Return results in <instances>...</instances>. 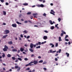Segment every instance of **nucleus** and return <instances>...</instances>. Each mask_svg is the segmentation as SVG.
I'll list each match as a JSON object with an SVG mask.
<instances>
[{
  "mask_svg": "<svg viewBox=\"0 0 72 72\" xmlns=\"http://www.w3.org/2000/svg\"><path fill=\"white\" fill-rule=\"evenodd\" d=\"M51 12H50V14H53V15H55V12L54 11V10H51Z\"/></svg>",
  "mask_w": 72,
  "mask_h": 72,
  "instance_id": "obj_1",
  "label": "nucleus"
},
{
  "mask_svg": "<svg viewBox=\"0 0 72 72\" xmlns=\"http://www.w3.org/2000/svg\"><path fill=\"white\" fill-rule=\"evenodd\" d=\"M5 34H8L10 32H9V31L8 30H5Z\"/></svg>",
  "mask_w": 72,
  "mask_h": 72,
  "instance_id": "obj_2",
  "label": "nucleus"
},
{
  "mask_svg": "<svg viewBox=\"0 0 72 72\" xmlns=\"http://www.w3.org/2000/svg\"><path fill=\"white\" fill-rule=\"evenodd\" d=\"M49 22L51 25L53 24V23H55V22L54 21H53V22H52V21L50 20L49 21Z\"/></svg>",
  "mask_w": 72,
  "mask_h": 72,
  "instance_id": "obj_3",
  "label": "nucleus"
},
{
  "mask_svg": "<svg viewBox=\"0 0 72 72\" xmlns=\"http://www.w3.org/2000/svg\"><path fill=\"white\" fill-rule=\"evenodd\" d=\"M33 62L34 64H37L38 63V62L37 61H36L35 60H34L33 61Z\"/></svg>",
  "mask_w": 72,
  "mask_h": 72,
  "instance_id": "obj_4",
  "label": "nucleus"
},
{
  "mask_svg": "<svg viewBox=\"0 0 72 72\" xmlns=\"http://www.w3.org/2000/svg\"><path fill=\"white\" fill-rule=\"evenodd\" d=\"M30 47L31 49H33V44L32 43H31L30 45Z\"/></svg>",
  "mask_w": 72,
  "mask_h": 72,
  "instance_id": "obj_5",
  "label": "nucleus"
},
{
  "mask_svg": "<svg viewBox=\"0 0 72 72\" xmlns=\"http://www.w3.org/2000/svg\"><path fill=\"white\" fill-rule=\"evenodd\" d=\"M43 39L44 40H47V39H48V37L44 36L43 37Z\"/></svg>",
  "mask_w": 72,
  "mask_h": 72,
  "instance_id": "obj_6",
  "label": "nucleus"
},
{
  "mask_svg": "<svg viewBox=\"0 0 72 72\" xmlns=\"http://www.w3.org/2000/svg\"><path fill=\"white\" fill-rule=\"evenodd\" d=\"M12 27H15V28L17 27V24H13L12 25Z\"/></svg>",
  "mask_w": 72,
  "mask_h": 72,
  "instance_id": "obj_7",
  "label": "nucleus"
},
{
  "mask_svg": "<svg viewBox=\"0 0 72 72\" xmlns=\"http://www.w3.org/2000/svg\"><path fill=\"white\" fill-rule=\"evenodd\" d=\"M32 65V64H30V63H29L28 64H27L25 65L26 67H27L30 66H31Z\"/></svg>",
  "mask_w": 72,
  "mask_h": 72,
  "instance_id": "obj_8",
  "label": "nucleus"
},
{
  "mask_svg": "<svg viewBox=\"0 0 72 72\" xmlns=\"http://www.w3.org/2000/svg\"><path fill=\"white\" fill-rule=\"evenodd\" d=\"M50 51L51 53H55V52H56V51H52V50H50Z\"/></svg>",
  "mask_w": 72,
  "mask_h": 72,
  "instance_id": "obj_9",
  "label": "nucleus"
},
{
  "mask_svg": "<svg viewBox=\"0 0 72 72\" xmlns=\"http://www.w3.org/2000/svg\"><path fill=\"white\" fill-rule=\"evenodd\" d=\"M8 44L10 45H11V44H13V42L12 41H9L8 42Z\"/></svg>",
  "mask_w": 72,
  "mask_h": 72,
  "instance_id": "obj_10",
  "label": "nucleus"
},
{
  "mask_svg": "<svg viewBox=\"0 0 72 72\" xmlns=\"http://www.w3.org/2000/svg\"><path fill=\"white\" fill-rule=\"evenodd\" d=\"M66 55H67V57H69V54L67 52L66 53Z\"/></svg>",
  "mask_w": 72,
  "mask_h": 72,
  "instance_id": "obj_11",
  "label": "nucleus"
},
{
  "mask_svg": "<svg viewBox=\"0 0 72 72\" xmlns=\"http://www.w3.org/2000/svg\"><path fill=\"white\" fill-rule=\"evenodd\" d=\"M8 36V35H5L3 36V39H5L6 37Z\"/></svg>",
  "mask_w": 72,
  "mask_h": 72,
  "instance_id": "obj_12",
  "label": "nucleus"
},
{
  "mask_svg": "<svg viewBox=\"0 0 72 72\" xmlns=\"http://www.w3.org/2000/svg\"><path fill=\"white\" fill-rule=\"evenodd\" d=\"M23 5H24V6H27L28 5V4L27 3H24L23 4Z\"/></svg>",
  "mask_w": 72,
  "mask_h": 72,
  "instance_id": "obj_13",
  "label": "nucleus"
},
{
  "mask_svg": "<svg viewBox=\"0 0 72 72\" xmlns=\"http://www.w3.org/2000/svg\"><path fill=\"white\" fill-rule=\"evenodd\" d=\"M18 69H17V71H20V70L21 69V68L19 67H18Z\"/></svg>",
  "mask_w": 72,
  "mask_h": 72,
  "instance_id": "obj_14",
  "label": "nucleus"
},
{
  "mask_svg": "<svg viewBox=\"0 0 72 72\" xmlns=\"http://www.w3.org/2000/svg\"><path fill=\"white\" fill-rule=\"evenodd\" d=\"M20 51H24V49L22 48H20Z\"/></svg>",
  "mask_w": 72,
  "mask_h": 72,
  "instance_id": "obj_15",
  "label": "nucleus"
},
{
  "mask_svg": "<svg viewBox=\"0 0 72 72\" xmlns=\"http://www.w3.org/2000/svg\"><path fill=\"white\" fill-rule=\"evenodd\" d=\"M16 23L17 24H21V25L22 24L21 23L19 22L18 21H16Z\"/></svg>",
  "mask_w": 72,
  "mask_h": 72,
  "instance_id": "obj_16",
  "label": "nucleus"
},
{
  "mask_svg": "<svg viewBox=\"0 0 72 72\" xmlns=\"http://www.w3.org/2000/svg\"><path fill=\"white\" fill-rule=\"evenodd\" d=\"M13 51H17V50L15 49L12 50Z\"/></svg>",
  "mask_w": 72,
  "mask_h": 72,
  "instance_id": "obj_17",
  "label": "nucleus"
},
{
  "mask_svg": "<svg viewBox=\"0 0 72 72\" xmlns=\"http://www.w3.org/2000/svg\"><path fill=\"white\" fill-rule=\"evenodd\" d=\"M59 41H62V40L61 39V37H59Z\"/></svg>",
  "mask_w": 72,
  "mask_h": 72,
  "instance_id": "obj_18",
  "label": "nucleus"
},
{
  "mask_svg": "<svg viewBox=\"0 0 72 72\" xmlns=\"http://www.w3.org/2000/svg\"><path fill=\"white\" fill-rule=\"evenodd\" d=\"M29 50L31 51V52H33V50L32 49H31V48H30L29 49Z\"/></svg>",
  "mask_w": 72,
  "mask_h": 72,
  "instance_id": "obj_19",
  "label": "nucleus"
},
{
  "mask_svg": "<svg viewBox=\"0 0 72 72\" xmlns=\"http://www.w3.org/2000/svg\"><path fill=\"white\" fill-rule=\"evenodd\" d=\"M3 55H2V57L3 58H4L5 57V53H3Z\"/></svg>",
  "mask_w": 72,
  "mask_h": 72,
  "instance_id": "obj_20",
  "label": "nucleus"
},
{
  "mask_svg": "<svg viewBox=\"0 0 72 72\" xmlns=\"http://www.w3.org/2000/svg\"><path fill=\"white\" fill-rule=\"evenodd\" d=\"M3 12L4 15H6V12L5 11H3Z\"/></svg>",
  "mask_w": 72,
  "mask_h": 72,
  "instance_id": "obj_21",
  "label": "nucleus"
},
{
  "mask_svg": "<svg viewBox=\"0 0 72 72\" xmlns=\"http://www.w3.org/2000/svg\"><path fill=\"white\" fill-rule=\"evenodd\" d=\"M4 48L6 49L7 50L8 49V47L6 46V45H5L4 46Z\"/></svg>",
  "mask_w": 72,
  "mask_h": 72,
  "instance_id": "obj_22",
  "label": "nucleus"
},
{
  "mask_svg": "<svg viewBox=\"0 0 72 72\" xmlns=\"http://www.w3.org/2000/svg\"><path fill=\"white\" fill-rule=\"evenodd\" d=\"M3 51H7V50L6 49L4 48L3 49Z\"/></svg>",
  "mask_w": 72,
  "mask_h": 72,
  "instance_id": "obj_23",
  "label": "nucleus"
},
{
  "mask_svg": "<svg viewBox=\"0 0 72 72\" xmlns=\"http://www.w3.org/2000/svg\"><path fill=\"white\" fill-rule=\"evenodd\" d=\"M63 33V34H66V32H64V31H63V30H62L61 31Z\"/></svg>",
  "mask_w": 72,
  "mask_h": 72,
  "instance_id": "obj_24",
  "label": "nucleus"
},
{
  "mask_svg": "<svg viewBox=\"0 0 72 72\" xmlns=\"http://www.w3.org/2000/svg\"><path fill=\"white\" fill-rule=\"evenodd\" d=\"M17 59L18 60H20V61H21L22 60V58H18Z\"/></svg>",
  "mask_w": 72,
  "mask_h": 72,
  "instance_id": "obj_25",
  "label": "nucleus"
},
{
  "mask_svg": "<svg viewBox=\"0 0 72 72\" xmlns=\"http://www.w3.org/2000/svg\"><path fill=\"white\" fill-rule=\"evenodd\" d=\"M23 32L24 33H27V32H28L26 31V30H24Z\"/></svg>",
  "mask_w": 72,
  "mask_h": 72,
  "instance_id": "obj_26",
  "label": "nucleus"
},
{
  "mask_svg": "<svg viewBox=\"0 0 72 72\" xmlns=\"http://www.w3.org/2000/svg\"><path fill=\"white\" fill-rule=\"evenodd\" d=\"M7 57H8V58H10V57H11V55H10V54H8L7 55Z\"/></svg>",
  "mask_w": 72,
  "mask_h": 72,
  "instance_id": "obj_27",
  "label": "nucleus"
},
{
  "mask_svg": "<svg viewBox=\"0 0 72 72\" xmlns=\"http://www.w3.org/2000/svg\"><path fill=\"white\" fill-rule=\"evenodd\" d=\"M54 28V26H52L51 27V30H53Z\"/></svg>",
  "mask_w": 72,
  "mask_h": 72,
  "instance_id": "obj_28",
  "label": "nucleus"
},
{
  "mask_svg": "<svg viewBox=\"0 0 72 72\" xmlns=\"http://www.w3.org/2000/svg\"><path fill=\"white\" fill-rule=\"evenodd\" d=\"M58 43H56L55 47H58Z\"/></svg>",
  "mask_w": 72,
  "mask_h": 72,
  "instance_id": "obj_29",
  "label": "nucleus"
},
{
  "mask_svg": "<svg viewBox=\"0 0 72 72\" xmlns=\"http://www.w3.org/2000/svg\"><path fill=\"white\" fill-rule=\"evenodd\" d=\"M40 7H41V8H43L44 6V5H43L42 4H40Z\"/></svg>",
  "mask_w": 72,
  "mask_h": 72,
  "instance_id": "obj_30",
  "label": "nucleus"
},
{
  "mask_svg": "<svg viewBox=\"0 0 72 72\" xmlns=\"http://www.w3.org/2000/svg\"><path fill=\"white\" fill-rule=\"evenodd\" d=\"M30 69V68H28L26 69V71H27V70L28 71H29Z\"/></svg>",
  "mask_w": 72,
  "mask_h": 72,
  "instance_id": "obj_31",
  "label": "nucleus"
},
{
  "mask_svg": "<svg viewBox=\"0 0 72 72\" xmlns=\"http://www.w3.org/2000/svg\"><path fill=\"white\" fill-rule=\"evenodd\" d=\"M18 66H15V69H17L18 68Z\"/></svg>",
  "mask_w": 72,
  "mask_h": 72,
  "instance_id": "obj_32",
  "label": "nucleus"
},
{
  "mask_svg": "<svg viewBox=\"0 0 72 72\" xmlns=\"http://www.w3.org/2000/svg\"><path fill=\"white\" fill-rule=\"evenodd\" d=\"M12 58L13 60H15V58L14 57H12Z\"/></svg>",
  "mask_w": 72,
  "mask_h": 72,
  "instance_id": "obj_33",
  "label": "nucleus"
},
{
  "mask_svg": "<svg viewBox=\"0 0 72 72\" xmlns=\"http://www.w3.org/2000/svg\"><path fill=\"white\" fill-rule=\"evenodd\" d=\"M37 13H35L33 14V15H37Z\"/></svg>",
  "mask_w": 72,
  "mask_h": 72,
  "instance_id": "obj_34",
  "label": "nucleus"
},
{
  "mask_svg": "<svg viewBox=\"0 0 72 72\" xmlns=\"http://www.w3.org/2000/svg\"><path fill=\"white\" fill-rule=\"evenodd\" d=\"M43 16H44L45 17H46V14L45 13H44L43 14Z\"/></svg>",
  "mask_w": 72,
  "mask_h": 72,
  "instance_id": "obj_35",
  "label": "nucleus"
},
{
  "mask_svg": "<svg viewBox=\"0 0 72 72\" xmlns=\"http://www.w3.org/2000/svg\"><path fill=\"white\" fill-rule=\"evenodd\" d=\"M43 62V60H40L39 61V63H42Z\"/></svg>",
  "mask_w": 72,
  "mask_h": 72,
  "instance_id": "obj_36",
  "label": "nucleus"
},
{
  "mask_svg": "<svg viewBox=\"0 0 72 72\" xmlns=\"http://www.w3.org/2000/svg\"><path fill=\"white\" fill-rule=\"evenodd\" d=\"M40 46H37L36 48L37 49H38L39 48H40Z\"/></svg>",
  "mask_w": 72,
  "mask_h": 72,
  "instance_id": "obj_37",
  "label": "nucleus"
},
{
  "mask_svg": "<svg viewBox=\"0 0 72 72\" xmlns=\"http://www.w3.org/2000/svg\"><path fill=\"white\" fill-rule=\"evenodd\" d=\"M31 14V12H29L27 13V14L28 15H30Z\"/></svg>",
  "mask_w": 72,
  "mask_h": 72,
  "instance_id": "obj_38",
  "label": "nucleus"
},
{
  "mask_svg": "<svg viewBox=\"0 0 72 72\" xmlns=\"http://www.w3.org/2000/svg\"><path fill=\"white\" fill-rule=\"evenodd\" d=\"M58 22H60V21H61V19L60 18H59L58 19Z\"/></svg>",
  "mask_w": 72,
  "mask_h": 72,
  "instance_id": "obj_39",
  "label": "nucleus"
},
{
  "mask_svg": "<svg viewBox=\"0 0 72 72\" xmlns=\"http://www.w3.org/2000/svg\"><path fill=\"white\" fill-rule=\"evenodd\" d=\"M24 60L26 61H27L28 60V58H24Z\"/></svg>",
  "mask_w": 72,
  "mask_h": 72,
  "instance_id": "obj_40",
  "label": "nucleus"
},
{
  "mask_svg": "<svg viewBox=\"0 0 72 72\" xmlns=\"http://www.w3.org/2000/svg\"><path fill=\"white\" fill-rule=\"evenodd\" d=\"M22 15L21 14H20L19 15V18H20V17H22Z\"/></svg>",
  "mask_w": 72,
  "mask_h": 72,
  "instance_id": "obj_41",
  "label": "nucleus"
},
{
  "mask_svg": "<svg viewBox=\"0 0 72 72\" xmlns=\"http://www.w3.org/2000/svg\"><path fill=\"white\" fill-rule=\"evenodd\" d=\"M43 69H44V71H46V70H47V69L45 68H44Z\"/></svg>",
  "mask_w": 72,
  "mask_h": 72,
  "instance_id": "obj_42",
  "label": "nucleus"
},
{
  "mask_svg": "<svg viewBox=\"0 0 72 72\" xmlns=\"http://www.w3.org/2000/svg\"><path fill=\"white\" fill-rule=\"evenodd\" d=\"M68 37V35H67L65 37V39H66V38H67Z\"/></svg>",
  "mask_w": 72,
  "mask_h": 72,
  "instance_id": "obj_43",
  "label": "nucleus"
},
{
  "mask_svg": "<svg viewBox=\"0 0 72 72\" xmlns=\"http://www.w3.org/2000/svg\"><path fill=\"white\" fill-rule=\"evenodd\" d=\"M38 43L39 45H41V43L40 42H38Z\"/></svg>",
  "mask_w": 72,
  "mask_h": 72,
  "instance_id": "obj_44",
  "label": "nucleus"
},
{
  "mask_svg": "<svg viewBox=\"0 0 72 72\" xmlns=\"http://www.w3.org/2000/svg\"><path fill=\"white\" fill-rule=\"evenodd\" d=\"M43 64H46V62L45 61L43 63Z\"/></svg>",
  "mask_w": 72,
  "mask_h": 72,
  "instance_id": "obj_45",
  "label": "nucleus"
},
{
  "mask_svg": "<svg viewBox=\"0 0 72 72\" xmlns=\"http://www.w3.org/2000/svg\"><path fill=\"white\" fill-rule=\"evenodd\" d=\"M31 57H35V55L33 54H32V55L31 56Z\"/></svg>",
  "mask_w": 72,
  "mask_h": 72,
  "instance_id": "obj_46",
  "label": "nucleus"
},
{
  "mask_svg": "<svg viewBox=\"0 0 72 72\" xmlns=\"http://www.w3.org/2000/svg\"><path fill=\"white\" fill-rule=\"evenodd\" d=\"M61 49H60L58 50V52L59 53H60L61 52Z\"/></svg>",
  "mask_w": 72,
  "mask_h": 72,
  "instance_id": "obj_47",
  "label": "nucleus"
},
{
  "mask_svg": "<svg viewBox=\"0 0 72 72\" xmlns=\"http://www.w3.org/2000/svg\"><path fill=\"white\" fill-rule=\"evenodd\" d=\"M44 32H46V33H48V32L47 30H44Z\"/></svg>",
  "mask_w": 72,
  "mask_h": 72,
  "instance_id": "obj_48",
  "label": "nucleus"
},
{
  "mask_svg": "<svg viewBox=\"0 0 72 72\" xmlns=\"http://www.w3.org/2000/svg\"><path fill=\"white\" fill-rule=\"evenodd\" d=\"M1 2V3H4V0H0Z\"/></svg>",
  "mask_w": 72,
  "mask_h": 72,
  "instance_id": "obj_49",
  "label": "nucleus"
},
{
  "mask_svg": "<svg viewBox=\"0 0 72 72\" xmlns=\"http://www.w3.org/2000/svg\"><path fill=\"white\" fill-rule=\"evenodd\" d=\"M65 40L66 41H69V40H68V39H65Z\"/></svg>",
  "mask_w": 72,
  "mask_h": 72,
  "instance_id": "obj_50",
  "label": "nucleus"
},
{
  "mask_svg": "<svg viewBox=\"0 0 72 72\" xmlns=\"http://www.w3.org/2000/svg\"><path fill=\"white\" fill-rule=\"evenodd\" d=\"M28 22L31 23H32V22H31V21L30 20H28Z\"/></svg>",
  "mask_w": 72,
  "mask_h": 72,
  "instance_id": "obj_51",
  "label": "nucleus"
},
{
  "mask_svg": "<svg viewBox=\"0 0 72 72\" xmlns=\"http://www.w3.org/2000/svg\"><path fill=\"white\" fill-rule=\"evenodd\" d=\"M24 23H28V21H24Z\"/></svg>",
  "mask_w": 72,
  "mask_h": 72,
  "instance_id": "obj_52",
  "label": "nucleus"
},
{
  "mask_svg": "<svg viewBox=\"0 0 72 72\" xmlns=\"http://www.w3.org/2000/svg\"><path fill=\"white\" fill-rule=\"evenodd\" d=\"M55 61H58V59L57 58H55Z\"/></svg>",
  "mask_w": 72,
  "mask_h": 72,
  "instance_id": "obj_53",
  "label": "nucleus"
},
{
  "mask_svg": "<svg viewBox=\"0 0 72 72\" xmlns=\"http://www.w3.org/2000/svg\"><path fill=\"white\" fill-rule=\"evenodd\" d=\"M20 37H22H22H23V35H22V34H21L20 35Z\"/></svg>",
  "mask_w": 72,
  "mask_h": 72,
  "instance_id": "obj_54",
  "label": "nucleus"
},
{
  "mask_svg": "<svg viewBox=\"0 0 72 72\" xmlns=\"http://www.w3.org/2000/svg\"><path fill=\"white\" fill-rule=\"evenodd\" d=\"M2 62H3V60L1 59H0V62L1 63H2Z\"/></svg>",
  "mask_w": 72,
  "mask_h": 72,
  "instance_id": "obj_55",
  "label": "nucleus"
},
{
  "mask_svg": "<svg viewBox=\"0 0 72 72\" xmlns=\"http://www.w3.org/2000/svg\"><path fill=\"white\" fill-rule=\"evenodd\" d=\"M30 36L29 35V36H27V39H29V38H30Z\"/></svg>",
  "mask_w": 72,
  "mask_h": 72,
  "instance_id": "obj_56",
  "label": "nucleus"
},
{
  "mask_svg": "<svg viewBox=\"0 0 72 72\" xmlns=\"http://www.w3.org/2000/svg\"><path fill=\"white\" fill-rule=\"evenodd\" d=\"M58 26V24H56L55 25V27H57V26Z\"/></svg>",
  "mask_w": 72,
  "mask_h": 72,
  "instance_id": "obj_57",
  "label": "nucleus"
},
{
  "mask_svg": "<svg viewBox=\"0 0 72 72\" xmlns=\"http://www.w3.org/2000/svg\"><path fill=\"white\" fill-rule=\"evenodd\" d=\"M63 33H62L61 34V36H63Z\"/></svg>",
  "mask_w": 72,
  "mask_h": 72,
  "instance_id": "obj_58",
  "label": "nucleus"
},
{
  "mask_svg": "<svg viewBox=\"0 0 72 72\" xmlns=\"http://www.w3.org/2000/svg\"><path fill=\"white\" fill-rule=\"evenodd\" d=\"M6 5H9V4L8 3H6Z\"/></svg>",
  "mask_w": 72,
  "mask_h": 72,
  "instance_id": "obj_59",
  "label": "nucleus"
},
{
  "mask_svg": "<svg viewBox=\"0 0 72 72\" xmlns=\"http://www.w3.org/2000/svg\"><path fill=\"white\" fill-rule=\"evenodd\" d=\"M33 46H34V48H35V47H36V44H33Z\"/></svg>",
  "mask_w": 72,
  "mask_h": 72,
  "instance_id": "obj_60",
  "label": "nucleus"
},
{
  "mask_svg": "<svg viewBox=\"0 0 72 72\" xmlns=\"http://www.w3.org/2000/svg\"><path fill=\"white\" fill-rule=\"evenodd\" d=\"M35 70L34 69L32 71V72H35Z\"/></svg>",
  "mask_w": 72,
  "mask_h": 72,
  "instance_id": "obj_61",
  "label": "nucleus"
},
{
  "mask_svg": "<svg viewBox=\"0 0 72 72\" xmlns=\"http://www.w3.org/2000/svg\"><path fill=\"white\" fill-rule=\"evenodd\" d=\"M18 62V60L17 59L15 61V62Z\"/></svg>",
  "mask_w": 72,
  "mask_h": 72,
  "instance_id": "obj_62",
  "label": "nucleus"
},
{
  "mask_svg": "<svg viewBox=\"0 0 72 72\" xmlns=\"http://www.w3.org/2000/svg\"><path fill=\"white\" fill-rule=\"evenodd\" d=\"M37 6H38V7H40V5H37Z\"/></svg>",
  "mask_w": 72,
  "mask_h": 72,
  "instance_id": "obj_63",
  "label": "nucleus"
},
{
  "mask_svg": "<svg viewBox=\"0 0 72 72\" xmlns=\"http://www.w3.org/2000/svg\"><path fill=\"white\" fill-rule=\"evenodd\" d=\"M54 46V45L53 44L51 46V48H53Z\"/></svg>",
  "mask_w": 72,
  "mask_h": 72,
  "instance_id": "obj_64",
  "label": "nucleus"
}]
</instances>
